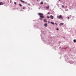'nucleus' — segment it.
<instances>
[{
	"label": "nucleus",
	"mask_w": 76,
	"mask_h": 76,
	"mask_svg": "<svg viewBox=\"0 0 76 76\" xmlns=\"http://www.w3.org/2000/svg\"><path fill=\"white\" fill-rule=\"evenodd\" d=\"M26 4H27V2H26Z\"/></svg>",
	"instance_id": "393cba45"
},
{
	"label": "nucleus",
	"mask_w": 76,
	"mask_h": 76,
	"mask_svg": "<svg viewBox=\"0 0 76 76\" xmlns=\"http://www.w3.org/2000/svg\"><path fill=\"white\" fill-rule=\"evenodd\" d=\"M3 4H4L2 2L0 3V5H3Z\"/></svg>",
	"instance_id": "423d86ee"
},
{
	"label": "nucleus",
	"mask_w": 76,
	"mask_h": 76,
	"mask_svg": "<svg viewBox=\"0 0 76 76\" xmlns=\"http://www.w3.org/2000/svg\"><path fill=\"white\" fill-rule=\"evenodd\" d=\"M23 9H25V7H23Z\"/></svg>",
	"instance_id": "6ab92c4d"
},
{
	"label": "nucleus",
	"mask_w": 76,
	"mask_h": 76,
	"mask_svg": "<svg viewBox=\"0 0 76 76\" xmlns=\"http://www.w3.org/2000/svg\"><path fill=\"white\" fill-rule=\"evenodd\" d=\"M58 0L59 1H61V0Z\"/></svg>",
	"instance_id": "5701e85b"
},
{
	"label": "nucleus",
	"mask_w": 76,
	"mask_h": 76,
	"mask_svg": "<svg viewBox=\"0 0 76 76\" xmlns=\"http://www.w3.org/2000/svg\"><path fill=\"white\" fill-rule=\"evenodd\" d=\"M50 17L51 19H54V17L53 16V15H50Z\"/></svg>",
	"instance_id": "7ed1b4c3"
},
{
	"label": "nucleus",
	"mask_w": 76,
	"mask_h": 76,
	"mask_svg": "<svg viewBox=\"0 0 76 76\" xmlns=\"http://www.w3.org/2000/svg\"><path fill=\"white\" fill-rule=\"evenodd\" d=\"M44 21L45 22H47V20L46 19H44Z\"/></svg>",
	"instance_id": "6e6552de"
},
{
	"label": "nucleus",
	"mask_w": 76,
	"mask_h": 76,
	"mask_svg": "<svg viewBox=\"0 0 76 76\" xmlns=\"http://www.w3.org/2000/svg\"><path fill=\"white\" fill-rule=\"evenodd\" d=\"M55 24L56 25V26H58V25H57V23H55Z\"/></svg>",
	"instance_id": "a211bd4d"
},
{
	"label": "nucleus",
	"mask_w": 76,
	"mask_h": 76,
	"mask_svg": "<svg viewBox=\"0 0 76 76\" xmlns=\"http://www.w3.org/2000/svg\"><path fill=\"white\" fill-rule=\"evenodd\" d=\"M44 26H45V27H47V23L44 24Z\"/></svg>",
	"instance_id": "39448f33"
},
{
	"label": "nucleus",
	"mask_w": 76,
	"mask_h": 76,
	"mask_svg": "<svg viewBox=\"0 0 76 76\" xmlns=\"http://www.w3.org/2000/svg\"><path fill=\"white\" fill-rule=\"evenodd\" d=\"M64 25V23H60L59 24V25L60 26H61L62 25Z\"/></svg>",
	"instance_id": "20e7f679"
},
{
	"label": "nucleus",
	"mask_w": 76,
	"mask_h": 76,
	"mask_svg": "<svg viewBox=\"0 0 76 76\" xmlns=\"http://www.w3.org/2000/svg\"><path fill=\"white\" fill-rule=\"evenodd\" d=\"M41 20H42V19L41 18H40Z\"/></svg>",
	"instance_id": "4be33fe9"
},
{
	"label": "nucleus",
	"mask_w": 76,
	"mask_h": 76,
	"mask_svg": "<svg viewBox=\"0 0 76 76\" xmlns=\"http://www.w3.org/2000/svg\"><path fill=\"white\" fill-rule=\"evenodd\" d=\"M30 4H28V5H30Z\"/></svg>",
	"instance_id": "b1692460"
},
{
	"label": "nucleus",
	"mask_w": 76,
	"mask_h": 76,
	"mask_svg": "<svg viewBox=\"0 0 76 76\" xmlns=\"http://www.w3.org/2000/svg\"><path fill=\"white\" fill-rule=\"evenodd\" d=\"M19 5L20 7H21V6H22V5L20 4H19Z\"/></svg>",
	"instance_id": "f8f14e48"
},
{
	"label": "nucleus",
	"mask_w": 76,
	"mask_h": 76,
	"mask_svg": "<svg viewBox=\"0 0 76 76\" xmlns=\"http://www.w3.org/2000/svg\"><path fill=\"white\" fill-rule=\"evenodd\" d=\"M38 15L40 16V18H44V14H43L39 13L38 14Z\"/></svg>",
	"instance_id": "f257e3e1"
},
{
	"label": "nucleus",
	"mask_w": 76,
	"mask_h": 76,
	"mask_svg": "<svg viewBox=\"0 0 76 76\" xmlns=\"http://www.w3.org/2000/svg\"><path fill=\"white\" fill-rule=\"evenodd\" d=\"M73 41H74V42H76V39L74 40Z\"/></svg>",
	"instance_id": "9b49d317"
},
{
	"label": "nucleus",
	"mask_w": 76,
	"mask_h": 76,
	"mask_svg": "<svg viewBox=\"0 0 76 76\" xmlns=\"http://www.w3.org/2000/svg\"><path fill=\"white\" fill-rule=\"evenodd\" d=\"M57 18L61 19H63V18L62 17V15H60L59 16H57Z\"/></svg>",
	"instance_id": "f03ea898"
},
{
	"label": "nucleus",
	"mask_w": 76,
	"mask_h": 76,
	"mask_svg": "<svg viewBox=\"0 0 76 76\" xmlns=\"http://www.w3.org/2000/svg\"><path fill=\"white\" fill-rule=\"evenodd\" d=\"M56 30H57V31H58V28H57Z\"/></svg>",
	"instance_id": "f3484780"
},
{
	"label": "nucleus",
	"mask_w": 76,
	"mask_h": 76,
	"mask_svg": "<svg viewBox=\"0 0 76 76\" xmlns=\"http://www.w3.org/2000/svg\"><path fill=\"white\" fill-rule=\"evenodd\" d=\"M50 14V12H48V14Z\"/></svg>",
	"instance_id": "412c9836"
},
{
	"label": "nucleus",
	"mask_w": 76,
	"mask_h": 76,
	"mask_svg": "<svg viewBox=\"0 0 76 76\" xmlns=\"http://www.w3.org/2000/svg\"><path fill=\"white\" fill-rule=\"evenodd\" d=\"M46 9H49V6H48L46 7Z\"/></svg>",
	"instance_id": "0eeeda50"
},
{
	"label": "nucleus",
	"mask_w": 76,
	"mask_h": 76,
	"mask_svg": "<svg viewBox=\"0 0 76 76\" xmlns=\"http://www.w3.org/2000/svg\"><path fill=\"white\" fill-rule=\"evenodd\" d=\"M14 4H15V5H16V2H14Z\"/></svg>",
	"instance_id": "2eb2a0df"
},
{
	"label": "nucleus",
	"mask_w": 76,
	"mask_h": 76,
	"mask_svg": "<svg viewBox=\"0 0 76 76\" xmlns=\"http://www.w3.org/2000/svg\"><path fill=\"white\" fill-rule=\"evenodd\" d=\"M37 1H38V0H37Z\"/></svg>",
	"instance_id": "a878e982"
},
{
	"label": "nucleus",
	"mask_w": 76,
	"mask_h": 76,
	"mask_svg": "<svg viewBox=\"0 0 76 76\" xmlns=\"http://www.w3.org/2000/svg\"><path fill=\"white\" fill-rule=\"evenodd\" d=\"M20 1H21V2H22V3H25V1H22V0H20Z\"/></svg>",
	"instance_id": "1a4fd4ad"
},
{
	"label": "nucleus",
	"mask_w": 76,
	"mask_h": 76,
	"mask_svg": "<svg viewBox=\"0 0 76 76\" xmlns=\"http://www.w3.org/2000/svg\"><path fill=\"white\" fill-rule=\"evenodd\" d=\"M70 18L69 17H68V18H67V19H69V18Z\"/></svg>",
	"instance_id": "aec40b11"
},
{
	"label": "nucleus",
	"mask_w": 76,
	"mask_h": 76,
	"mask_svg": "<svg viewBox=\"0 0 76 76\" xmlns=\"http://www.w3.org/2000/svg\"><path fill=\"white\" fill-rule=\"evenodd\" d=\"M62 7L63 8V7H64V5H62Z\"/></svg>",
	"instance_id": "dca6fc26"
},
{
	"label": "nucleus",
	"mask_w": 76,
	"mask_h": 76,
	"mask_svg": "<svg viewBox=\"0 0 76 76\" xmlns=\"http://www.w3.org/2000/svg\"><path fill=\"white\" fill-rule=\"evenodd\" d=\"M50 23H51V24H53V25H54V22H51Z\"/></svg>",
	"instance_id": "9d476101"
},
{
	"label": "nucleus",
	"mask_w": 76,
	"mask_h": 76,
	"mask_svg": "<svg viewBox=\"0 0 76 76\" xmlns=\"http://www.w3.org/2000/svg\"><path fill=\"white\" fill-rule=\"evenodd\" d=\"M47 18H50V16H47Z\"/></svg>",
	"instance_id": "4468645a"
},
{
	"label": "nucleus",
	"mask_w": 76,
	"mask_h": 76,
	"mask_svg": "<svg viewBox=\"0 0 76 76\" xmlns=\"http://www.w3.org/2000/svg\"><path fill=\"white\" fill-rule=\"evenodd\" d=\"M41 4H43V2H42L40 3Z\"/></svg>",
	"instance_id": "ddd939ff"
}]
</instances>
